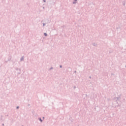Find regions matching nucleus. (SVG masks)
<instances>
[{
  "label": "nucleus",
  "mask_w": 126,
  "mask_h": 126,
  "mask_svg": "<svg viewBox=\"0 0 126 126\" xmlns=\"http://www.w3.org/2000/svg\"><path fill=\"white\" fill-rule=\"evenodd\" d=\"M17 109H19V107H17Z\"/></svg>",
  "instance_id": "7ed1b4c3"
},
{
  "label": "nucleus",
  "mask_w": 126,
  "mask_h": 126,
  "mask_svg": "<svg viewBox=\"0 0 126 126\" xmlns=\"http://www.w3.org/2000/svg\"><path fill=\"white\" fill-rule=\"evenodd\" d=\"M44 35L47 36V33H44Z\"/></svg>",
  "instance_id": "f257e3e1"
},
{
  "label": "nucleus",
  "mask_w": 126,
  "mask_h": 126,
  "mask_svg": "<svg viewBox=\"0 0 126 126\" xmlns=\"http://www.w3.org/2000/svg\"><path fill=\"white\" fill-rule=\"evenodd\" d=\"M61 67H62V66H60Z\"/></svg>",
  "instance_id": "20e7f679"
},
{
  "label": "nucleus",
  "mask_w": 126,
  "mask_h": 126,
  "mask_svg": "<svg viewBox=\"0 0 126 126\" xmlns=\"http://www.w3.org/2000/svg\"><path fill=\"white\" fill-rule=\"evenodd\" d=\"M40 121L41 122H42V120H41V119H40Z\"/></svg>",
  "instance_id": "f03ea898"
}]
</instances>
